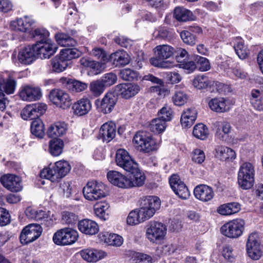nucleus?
<instances>
[{
	"label": "nucleus",
	"instance_id": "nucleus-43",
	"mask_svg": "<svg viewBox=\"0 0 263 263\" xmlns=\"http://www.w3.org/2000/svg\"><path fill=\"white\" fill-rule=\"evenodd\" d=\"M88 85L84 82L69 79L67 82V88L72 92H80L86 89Z\"/></svg>",
	"mask_w": 263,
	"mask_h": 263
},
{
	"label": "nucleus",
	"instance_id": "nucleus-27",
	"mask_svg": "<svg viewBox=\"0 0 263 263\" xmlns=\"http://www.w3.org/2000/svg\"><path fill=\"white\" fill-rule=\"evenodd\" d=\"M90 100L87 98H82L77 101L73 105L75 114L79 116L87 114L91 109Z\"/></svg>",
	"mask_w": 263,
	"mask_h": 263
},
{
	"label": "nucleus",
	"instance_id": "nucleus-56",
	"mask_svg": "<svg viewBox=\"0 0 263 263\" xmlns=\"http://www.w3.org/2000/svg\"><path fill=\"white\" fill-rule=\"evenodd\" d=\"M195 61L196 62V68H198L199 70L206 71L210 69V64L206 58L197 55Z\"/></svg>",
	"mask_w": 263,
	"mask_h": 263
},
{
	"label": "nucleus",
	"instance_id": "nucleus-62",
	"mask_svg": "<svg viewBox=\"0 0 263 263\" xmlns=\"http://www.w3.org/2000/svg\"><path fill=\"white\" fill-rule=\"evenodd\" d=\"M143 222L137 210L131 211L127 218V223L129 225H136Z\"/></svg>",
	"mask_w": 263,
	"mask_h": 263
},
{
	"label": "nucleus",
	"instance_id": "nucleus-30",
	"mask_svg": "<svg viewBox=\"0 0 263 263\" xmlns=\"http://www.w3.org/2000/svg\"><path fill=\"white\" fill-rule=\"evenodd\" d=\"M209 106L214 111L223 112L229 110L228 100L223 98H215L209 102Z\"/></svg>",
	"mask_w": 263,
	"mask_h": 263
},
{
	"label": "nucleus",
	"instance_id": "nucleus-18",
	"mask_svg": "<svg viewBox=\"0 0 263 263\" xmlns=\"http://www.w3.org/2000/svg\"><path fill=\"white\" fill-rule=\"evenodd\" d=\"M3 185L11 192H20L22 189L20 178L14 175H6L1 178Z\"/></svg>",
	"mask_w": 263,
	"mask_h": 263
},
{
	"label": "nucleus",
	"instance_id": "nucleus-2",
	"mask_svg": "<svg viewBox=\"0 0 263 263\" xmlns=\"http://www.w3.org/2000/svg\"><path fill=\"white\" fill-rule=\"evenodd\" d=\"M174 52V48L167 45L157 46L155 48L156 58L150 59L151 64L155 66L163 68L173 67L172 63L165 60L170 58Z\"/></svg>",
	"mask_w": 263,
	"mask_h": 263
},
{
	"label": "nucleus",
	"instance_id": "nucleus-9",
	"mask_svg": "<svg viewBox=\"0 0 263 263\" xmlns=\"http://www.w3.org/2000/svg\"><path fill=\"white\" fill-rule=\"evenodd\" d=\"M42 231L40 224H29L23 229L20 236V241L23 245L32 242L41 236Z\"/></svg>",
	"mask_w": 263,
	"mask_h": 263
},
{
	"label": "nucleus",
	"instance_id": "nucleus-32",
	"mask_svg": "<svg viewBox=\"0 0 263 263\" xmlns=\"http://www.w3.org/2000/svg\"><path fill=\"white\" fill-rule=\"evenodd\" d=\"M197 114L194 108H190L184 111L180 119L182 126L185 128L191 127L196 119Z\"/></svg>",
	"mask_w": 263,
	"mask_h": 263
},
{
	"label": "nucleus",
	"instance_id": "nucleus-5",
	"mask_svg": "<svg viewBox=\"0 0 263 263\" xmlns=\"http://www.w3.org/2000/svg\"><path fill=\"white\" fill-rule=\"evenodd\" d=\"M77 231L66 228L57 231L53 235L52 239L54 243L60 246H67L74 243L78 239Z\"/></svg>",
	"mask_w": 263,
	"mask_h": 263
},
{
	"label": "nucleus",
	"instance_id": "nucleus-17",
	"mask_svg": "<svg viewBox=\"0 0 263 263\" xmlns=\"http://www.w3.org/2000/svg\"><path fill=\"white\" fill-rule=\"evenodd\" d=\"M107 177L108 181L113 185L119 187L127 189L133 184L130 180L121 173L116 171L108 172Z\"/></svg>",
	"mask_w": 263,
	"mask_h": 263
},
{
	"label": "nucleus",
	"instance_id": "nucleus-4",
	"mask_svg": "<svg viewBox=\"0 0 263 263\" xmlns=\"http://www.w3.org/2000/svg\"><path fill=\"white\" fill-rule=\"evenodd\" d=\"M83 193L88 200L93 201L101 199L106 196L105 186L102 182L89 181L83 187Z\"/></svg>",
	"mask_w": 263,
	"mask_h": 263
},
{
	"label": "nucleus",
	"instance_id": "nucleus-52",
	"mask_svg": "<svg viewBox=\"0 0 263 263\" xmlns=\"http://www.w3.org/2000/svg\"><path fill=\"white\" fill-rule=\"evenodd\" d=\"M49 32L44 28H37L32 32V36L36 42H45L50 41L48 38Z\"/></svg>",
	"mask_w": 263,
	"mask_h": 263
},
{
	"label": "nucleus",
	"instance_id": "nucleus-7",
	"mask_svg": "<svg viewBox=\"0 0 263 263\" xmlns=\"http://www.w3.org/2000/svg\"><path fill=\"white\" fill-rule=\"evenodd\" d=\"M166 230V226L163 223L151 222L146 229V236L150 241L159 243L164 239Z\"/></svg>",
	"mask_w": 263,
	"mask_h": 263
},
{
	"label": "nucleus",
	"instance_id": "nucleus-47",
	"mask_svg": "<svg viewBox=\"0 0 263 263\" xmlns=\"http://www.w3.org/2000/svg\"><path fill=\"white\" fill-rule=\"evenodd\" d=\"M166 122L161 118H155L153 119L149 123V129L155 133H161L163 132L166 127Z\"/></svg>",
	"mask_w": 263,
	"mask_h": 263
},
{
	"label": "nucleus",
	"instance_id": "nucleus-29",
	"mask_svg": "<svg viewBox=\"0 0 263 263\" xmlns=\"http://www.w3.org/2000/svg\"><path fill=\"white\" fill-rule=\"evenodd\" d=\"M67 125L63 121H58L51 124L47 130V135L51 138H55L66 134Z\"/></svg>",
	"mask_w": 263,
	"mask_h": 263
},
{
	"label": "nucleus",
	"instance_id": "nucleus-28",
	"mask_svg": "<svg viewBox=\"0 0 263 263\" xmlns=\"http://www.w3.org/2000/svg\"><path fill=\"white\" fill-rule=\"evenodd\" d=\"M109 60L116 67H120L128 64L130 57L124 50H118L110 54Z\"/></svg>",
	"mask_w": 263,
	"mask_h": 263
},
{
	"label": "nucleus",
	"instance_id": "nucleus-1",
	"mask_svg": "<svg viewBox=\"0 0 263 263\" xmlns=\"http://www.w3.org/2000/svg\"><path fill=\"white\" fill-rule=\"evenodd\" d=\"M70 169L71 167L67 161L61 160L43 169L40 173V176L52 182H58L69 172Z\"/></svg>",
	"mask_w": 263,
	"mask_h": 263
},
{
	"label": "nucleus",
	"instance_id": "nucleus-50",
	"mask_svg": "<svg viewBox=\"0 0 263 263\" xmlns=\"http://www.w3.org/2000/svg\"><path fill=\"white\" fill-rule=\"evenodd\" d=\"M119 77L123 80L132 81L137 80L138 73L131 69L125 68L120 70Z\"/></svg>",
	"mask_w": 263,
	"mask_h": 263
},
{
	"label": "nucleus",
	"instance_id": "nucleus-63",
	"mask_svg": "<svg viewBox=\"0 0 263 263\" xmlns=\"http://www.w3.org/2000/svg\"><path fill=\"white\" fill-rule=\"evenodd\" d=\"M180 36L183 42L186 44L193 45L196 44L195 35L189 31L184 30L182 31L180 33Z\"/></svg>",
	"mask_w": 263,
	"mask_h": 263
},
{
	"label": "nucleus",
	"instance_id": "nucleus-61",
	"mask_svg": "<svg viewBox=\"0 0 263 263\" xmlns=\"http://www.w3.org/2000/svg\"><path fill=\"white\" fill-rule=\"evenodd\" d=\"M155 38L160 39H168L172 36L171 30L166 27H160L153 33Z\"/></svg>",
	"mask_w": 263,
	"mask_h": 263
},
{
	"label": "nucleus",
	"instance_id": "nucleus-6",
	"mask_svg": "<svg viewBox=\"0 0 263 263\" xmlns=\"http://www.w3.org/2000/svg\"><path fill=\"white\" fill-rule=\"evenodd\" d=\"M133 143L138 150L143 153H148L156 149L155 142L145 132H137L133 138Z\"/></svg>",
	"mask_w": 263,
	"mask_h": 263
},
{
	"label": "nucleus",
	"instance_id": "nucleus-58",
	"mask_svg": "<svg viewBox=\"0 0 263 263\" xmlns=\"http://www.w3.org/2000/svg\"><path fill=\"white\" fill-rule=\"evenodd\" d=\"M137 210L143 221L149 219L155 214L153 211H151L142 202H141L140 208Z\"/></svg>",
	"mask_w": 263,
	"mask_h": 263
},
{
	"label": "nucleus",
	"instance_id": "nucleus-8",
	"mask_svg": "<svg viewBox=\"0 0 263 263\" xmlns=\"http://www.w3.org/2000/svg\"><path fill=\"white\" fill-rule=\"evenodd\" d=\"M245 221L242 219H236L222 226L221 233L230 238H236L240 236L244 230Z\"/></svg>",
	"mask_w": 263,
	"mask_h": 263
},
{
	"label": "nucleus",
	"instance_id": "nucleus-31",
	"mask_svg": "<svg viewBox=\"0 0 263 263\" xmlns=\"http://www.w3.org/2000/svg\"><path fill=\"white\" fill-rule=\"evenodd\" d=\"M215 156L222 161H230L236 158L235 152L231 148L224 146H217Z\"/></svg>",
	"mask_w": 263,
	"mask_h": 263
},
{
	"label": "nucleus",
	"instance_id": "nucleus-35",
	"mask_svg": "<svg viewBox=\"0 0 263 263\" xmlns=\"http://www.w3.org/2000/svg\"><path fill=\"white\" fill-rule=\"evenodd\" d=\"M133 175V177H131L130 180L131 183L133 184L130 186V187L134 186H141L144 183L145 176L140 172V170L138 167V164L135 167V170L133 168L128 171Z\"/></svg>",
	"mask_w": 263,
	"mask_h": 263
},
{
	"label": "nucleus",
	"instance_id": "nucleus-57",
	"mask_svg": "<svg viewBox=\"0 0 263 263\" xmlns=\"http://www.w3.org/2000/svg\"><path fill=\"white\" fill-rule=\"evenodd\" d=\"M80 63L85 67H89L97 71H99L101 67L99 62H96L87 57L81 58Z\"/></svg>",
	"mask_w": 263,
	"mask_h": 263
},
{
	"label": "nucleus",
	"instance_id": "nucleus-21",
	"mask_svg": "<svg viewBox=\"0 0 263 263\" xmlns=\"http://www.w3.org/2000/svg\"><path fill=\"white\" fill-rule=\"evenodd\" d=\"M194 194L197 199L203 202L210 201L214 196L213 189L205 184L197 185L194 189Z\"/></svg>",
	"mask_w": 263,
	"mask_h": 263
},
{
	"label": "nucleus",
	"instance_id": "nucleus-46",
	"mask_svg": "<svg viewBox=\"0 0 263 263\" xmlns=\"http://www.w3.org/2000/svg\"><path fill=\"white\" fill-rule=\"evenodd\" d=\"M31 132L32 135L39 138H42L45 135L44 125L42 121L37 119L32 122Z\"/></svg>",
	"mask_w": 263,
	"mask_h": 263
},
{
	"label": "nucleus",
	"instance_id": "nucleus-44",
	"mask_svg": "<svg viewBox=\"0 0 263 263\" xmlns=\"http://www.w3.org/2000/svg\"><path fill=\"white\" fill-rule=\"evenodd\" d=\"M193 134L196 138L204 140L208 138L209 131L206 125L199 123L194 126Z\"/></svg>",
	"mask_w": 263,
	"mask_h": 263
},
{
	"label": "nucleus",
	"instance_id": "nucleus-51",
	"mask_svg": "<svg viewBox=\"0 0 263 263\" xmlns=\"http://www.w3.org/2000/svg\"><path fill=\"white\" fill-rule=\"evenodd\" d=\"M78 220V216L75 213L68 211L63 212L62 214V222L64 224L73 225Z\"/></svg>",
	"mask_w": 263,
	"mask_h": 263
},
{
	"label": "nucleus",
	"instance_id": "nucleus-36",
	"mask_svg": "<svg viewBox=\"0 0 263 263\" xmlns=\"http://www.w3.org/2000/svg\"><path fill=\"white\" fill-rule=\"evenodd\" d=\"M52 69L56 72H61L66 69L70 65L68 62L62 58L60 54L51 60Z\"/></svg>",
	"mask_w": 263,
	"mask_h": 263
},
{
	"label": "nucleus",
	"instance_id": "nucleus-19",
	"mask_svg": "<svg viewBox=\"0 0 263 263\" xmlns=\"http://www.w3.org/2000/svg\"><path fill=\"white\" fill-rule=\"evenodd\" d=\"M34 23L30 17L25 16L23 18H17L11 22L10 28L12 30L22 32H30L32 25Z\"/></svg>",
	"mask_w": 263,
	"mask_h": 263
},
{
	"label": "nucleus",
	"instance_id": "nucleus-26",
	"mask_svg": "<svg viewBox=\"0 0 263 263\" xmlns=\"http://www.w3.org/2000/svg\"><path fill=\"white\" fill-rule=\"evenodd\" d=\"M116 133V124L112 122L103 124L100 129V135L104 141L109 142L115 137Z\"/></svg>",
	"mask_w": 263,
	"mask_h": 263
},
{
	"label": "nucleus",
	"instance_id": "nucleus-24",
	"mask_svg": "<svg viewBox=\"0 0 263 263\" xmlns=\"http://www.w3.org/2000/svg\"><path fill=\"white\" fill-rule=\"evenodd\" d=\"M78 227L81 232L88 235H95L99 230L98 224L95 221L89 219L79 221Z\"/></svg>",
	"mask_w": 263,
	"mask_h": 263
},
{
	"label": "nucleus",
	"instance_id": "nucleus-22",
	"mask_svg": "<svg viewBox=\"0 0 263 263\" xmlns=\"http://www.w3.org/2000/svg\"><path fill=\"white\" fill-rule=\"evenodd\" d=\"M35 49L34 45H28L20 49L18 53V60L20 63L25 65L31 64L35 59Z\"/></svg>",
	"mask_w": 263,
	"mask_h": 263
},
{
	"label": "nucleus",
	"instance_id": "nucleus-38",
	"mask_svg": "<svg viewBox=\"0 0 263 263\" xmlns=\"http://www.w3.org/2000/svg\"><path fill=\"white\" fill-rule=\"evenodd\" d=\"M141 202L151 211H153L154 213L160 209L161 205L160 200L156 196H148L143 197Z\"/></svg>",
	"mask_w": 263,
	"mask_h": 263
},
{
	"label": "nucleus",
	"instance_id": "nucleus-3",
	"mask_svg": "<svg viewBox=\"0 0 263 263\" xmlns=\"http://www.w3.org/2000/svg\"><path fill=\"white\" fill-rule=\"evenodd\" d=\"M255 170L250 162L243 163L238 173V183L243 190H248L253 185L254 182Z\"/></svg>",
	"mask_w": 263,
	"mask_h": 263
},
{
	"label": "nucleus",
	"instance_id": "nucleus-41",
	"mask_svg": "<svg viewBox=\"0 0 263 263\" xmlns=\"http://www.w3.org/2000/svg\"><path fill=\"white\" fill-rule=\"evenodd\" d=\"M55 39L58 43L61 46L70 47H74L77 44L74 39L63 33L57 34Z\"/></svg>",
	"mask_w": 263,
	"mask_h": 263
},
{
	"label": "nucleus",
	"instance_id": "nucleus-48",
	"mask_svg": "<svg viewBox=\"0 0 263 263\" xmlns=\"http://www.w3.org/2000/svg\"><path fill=\"white\" fill-rule=\"evenodd\" d=\"M62 58L71 64V60L80 56L81 52L76 48H65L62 49L60 53Z\"/></svg>",
	"mask_w": 263,
	"mask_h": 263
},
{
	"label": "nucleus",
	"instance_id": "nucleus-23",
	"mask_svg": "<svg viewBox=\"0 0 263 263\" xmlns=\"http://www.w3.org/2000/svg\"><path fill=\"white\" fill-rule=\"evenodd\" d=\"M20 97L24 101H35L41 98L42 92L37 87L26 86L20 91Z\"/></svg>",
	"mask_w": 263,
	"mask_h": 263
},
{
	"label": "nucleus",
	"instance_id": "nucleus-33",
	"mask_svg": "<svg viewBox=\"0 0 263 263\" xmlns=\"http://www.w3.org/2000/svg\"><path fill=\"white\" fill-rule=\"evenodd\" d=\"M174 16L180 22H186L194 20L192 12L183 7L176 8L174 10Z\"/></svg>",
	"mask_w": 263,
	"mask_h": 263
},
{
	"label": "nucleus",
	"instance_id": "nucleus-12",
	"mask_svg": "<svg viewBox=\"0 0 263 263\" xmlns=\"http://www.w3.org/2000/svg\"><path fill=\"white\" fill-rule=\"evenodd\" d=\"M47 106L43 103L27 105L22 111L21 116L24 120L37 119L46 111Z\"/></svg>",
	"mask_w": 263,
	"mask_h": 263
},
{
	"label": "nucleus",
	"instance_id": "nucleus-60",
	"mask_svg": "<svg viewBox=\"0 0 263 263\" xmlns=\"http://www.w3.org/2000/svg\"><path fill=\"white\" fill-rule=\"evenodd\" d=\"M99 80L105 88L114 84L117 82V77L115 73L109 72L104 74Z\"/></svg>",
	"mask_w": 263,
	"mask_h": 263
},
{
	"label": "nucleus",
	"instance_id": "nucleus-25",
	"mask_svg": "<svg viewBox=\"0 0 263 263\" xmlns=\"http://www.w3.org/2000/svg\"><path fill=\"white\" fill-rule=\"evenodd\" d=\"M82 257L88 262H96L107 256L105 252L95 249H87L80 252Z\"/></svg>",
	"mask_w": 263,
	"mask_h": 263
},
{
	"label": "nucleus",
	"instance_id": "nucleus-53",
	"mask_svg": "<svg viewBox=\"0 0 263 263\" xmlns=\"http://www.w3.org/2000/svg\"><path fill=\"white\" fill-rule=\"evenodd\" d=\"M89 89L91 92L96 97H99L104 91L105 87L100 80L90 83Z\"/></svg>",
	"mask_w": 263,
	"mask_h": 263
},
{
	"label": "nucleus",
	"instance_id": "nucleus-49",
	"mask_svg": "<svg viewBox=\"0 0 263 263\" xmlns=\"http://www.w3.org/2000/svg\"><path fill=\"white\" fill-rule=\"evenodd\" d=\"M237 44L234 46L236 53L240 59H245L248 55L249 50L239 38H237Z\"/></svg>",
	"mask_w": 263,
	"mask_h": 263
},
{
	"label": "nucleus",
	"instance_id": "nucleus-13",
	"mask_svg": "<svg viewBox=\"0 0 263 263\" xmlns=\"http://www.w3.org/2000/svg\"><path fill=\"white\" fill-rule=\"evenodd\" d=\"M116 163L118 166L127 172L132 168L135 170V167L138 164L132 159L128 152L124 149L117 150L116 155Z\"/></svg>",
	"mask_w": 263,
	"mask_h": 263
},
{
	"label": "nucleus",
	"instance_id": "nucleus-40",
	"mask_svg": "<svg viewBox=\"0 0 263 263\" xmlns=\"http://www.w3.org/2000/svg\"><path fill=\"white\" fill-rule=\"evenodd\" d=\"M101 238L102 240L109 246H120L123 243L122 237L116 234L106 233Z\"/></svg>",
	"mask_w": 263,
	"mask_h": 263
},
{
	"label": "nucleus",
	"instance_id": "nucleus-39",
	"mask_svg": "<svg viewBox=\"0 0 263 263\" xmlns=\"http://www.w3.org/2000/svg\"><path fill=\"white\" fill-rule=\"evenodd\" d=\"M109 206L105 202H98L94 205V211L95 214L97 217L103 220H105L108 218V214L107 211Z\"/></svg>",
	"mask_w": 263,
	"mask_h": 263
},
{
	"label": "nucleus",
	"instance_id": "nucleus-45",
	"mask_svg": "<svg viewBox=\"0 0 263 263\" xmlns=\"http://www.w3.org/2000/svg\"><path fill=\"white\" fill-rule=\"evenodd\" d=\"M64 143L60 139L54 138L49 143V151L53 156H59L62 152Z\"/></svg>",
	"mask_w": 263,
	"mask_h": 263
},
{
	"label": "nucleus",
	"instance_id": "nucleus-55",
	"mask_svg": "<svg viewBox=\"0 0 263 263\" xmlns=\"http://www.w3.org/2000/svg\"><path fill=\"white\" fill-rule=\"evenodd\" d=\"M231 128V127L230 123L227 122H222L221 124V129H218L216 133V137L220 140H226V135L230 133Z\"/></svg>",
	"mask_w": 263,
	"mask_h": 263
},
{
	"label": "nucleus",
	"instance_id": "nucleus-37",
	"mask_svg": "<svg viewBox=\"0 0 263 263\" xmlns=\"http://www.w3.org/2000/svg\"><path fill=\"white\" fill-rule=\"evenodd\" d=\"M16 85L15 80L9 76L6 80L0 81V91L5 92L7 94L13 93Z\"/></svg>",
	"mask_w": 263,
	"mask_h": 263
},
{
	"label": "nucleus",
	"instance_id": "nucleus-11",
	"mask_svg": "<svg viewBox=\"0 0 263 263\" xmlns=\"http://www.w3.org/2000/svg\"><path fill=\"white\" fill-rule=\"evenodd\" d=\"M49 99L57 106L64 109L68 108L71 104L69 94L61 89H54L51 90Z\"/></svg>",
	"mask_w": 263,
	"mask_h": 263
},
{
	"label": "nucleus",
	"instance_id": "nucleus-15",
	"mask_svg": "<svg viewBox=\"0 0 263 263\" xmlns=\"http://www.w3.org/2000/svg\"><path fill=\"white\" fill-rule=\"evenodd\" d=\"M257 237V234L252 233L249 236L246 244V250L248 256L255 260L259 259L262 253Z\"/></svg>",
	"mask_w": 263,
	"mask_h": 263
},
{
	"label": "nucleus",
	"instance_id": "nucleus-10",
	"mask_svg": "<svg viewBox=\"0 0 263 263\" xmlns=\"http://www.w3.org/2000/svg\"><path fill=\"white\" fill-rule=\"evenodd\" d=\"M118 100L117 95L114 92H108L101 100H96L95 105L99 111L107 114L113 110Z\"/></svg>",
	"mask_w": 263,
	"mask_h": 263
},
{
	"label": "nucleus",
	"instance_id": "nucleus-20",
	"mask_svg": "<svg viewBox=\"0 0 263 263\" xmlns=\"http://www.w3.org/2000/svg\"><path fill=\"white\" fill-rule=\"evenodd\" d=\"M140 90V87L135 84H120L116 86V91L126 99L135 96Z\"/></svg>",
	"mask_w": 263,
	"mask_h": 263
},
{
	"label": "nucleus",
	"instance_id": "nucleus-59",
	"mask_svg": "<svg viewBox=\"0 0 263 263\" xmlns=\"http://www.w3.org/2000/svg\"><path fill=\"white\" fill-rule=\"evenodd\" d=\"M158 116L159 118L162 119L166 122L172 120L173 111L170 106L165 105L158 111Z\"/></svg>",
	"mask_w": 263,
	"mask_h": 263
},
{
	"label": "nucleus",
	"instance_id": "nucleus-42",
	"mask_svg": "<svg viewBox=\"0 0 263 263\" xmlns=\"http://www.w3.org/2000/svg\"><path fill=\"white\" fill-rule=\"evenodd\" d=\"M35 220L40 222L41 224L44 225L47 227H50L53 224V218L50 215L49 211L45 212L42 210L39 211L36 216Z\"/></svg>",
	"mask_w": 263,
	"mask_h": 263
},
{
	"label": "nucleus",
	"instance_id": "nucleus-34",
	"mask_svg": "<svg viewBox=\"0 0 263 263\" xmlns=\"http://www.w3.org/2000/svg\"><path fill=\"white\" fill-rule=\"evenodd\" d=\"M214 81L204 75H198L193 81V86L198 89H205L213 85Z\"/></svg>",
	"mask_w": 263,
	"mask_h": 263
},
{
	"label": "nucleus",
	"instance_id": "nucleus-64",
	"mask_svg": "<svg viewBox=\"0 0 263 263\" xmlns=\"http://www.w3.org/2000/svg\"><path fill=\"white\" fill-rule=\"evenodd\" d=\"M10 221V216L9 212L5 209L0 208V226H6Z\"/></svg>",
	"mask_w": 263,
	"mask_h": 263
},
{
	"label": "nucleus",
	"instance_id": "nucleus-14",
	"mask_svg": "<svg viewBox=\"0 0 263 263\" xmlns=\"http://www.w3.org/2000/svg\"><path fill=\"white\" fill-rule=\"evenodd\" d=\"M35 49V55L37 58L49 59L56 51L57 47L52 43L51 40L45 42H36L33 44Z\"/></svg>",
	"mask_w": 263,
	"mask_h": 263
},
{
	"label": "nucleus",
	"instance_id": "nucleus-54",
	"mask_svg": "<svg viewBox=\"0 0 263 263\" xmlns=\"http://www.w3.org/2000/svg\"><path fill=\"white\" fill-rule=\"evenodd\" d=\"M188 100V96L183 91H176L172 97V100L175 105L181 106L184 105Z\"/></svg>",
	"mask_w": 263,
	"mask_h": 263
},
{
	"label": "nucleus",
	"instance_id": "nucleus-16",
	"mask_svg": "<svg viewBox=\"0 0 263 263\" xmlns=\"http://www.w3.org/2000/svg\"><path fill=\"white\" fill-rule=\"evenodd\" d=\"M170 184L175 193L180 198L186 199L189 197L190 194L185 184L176 175H173L170 178Z\"/></svg>",
	"mask_w": 263,
	"mask_h": 263
}]
</instances>
